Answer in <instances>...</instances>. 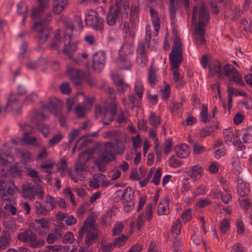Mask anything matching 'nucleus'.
<instances>
[{"label":"nucleus","instance_id":"obj_1","mask_svg":"<svg viewBox=\"0 0 252 252\" xmlns=\"http://www.w3.org/2000/svg\"><path fill=\"white\" fill-rule=\"evenodd\" d=\"M208 65V76L217 77L219 79L227 77L230 81H233L240 86L245 85L241 74L231 64H224L220 61H217Z\"/></svg>","mask_w":252,"mask_h":252},{"label":"nucleus","instance_id":"obj_2","mask_svg":"<svg viewBox=\"0 0 252 252\" xmlns=\"http://www.w3.org/2000/svg\"><path fill=\"white\" fill-rule=\"evenodd\" d=\"M171 64V69L173 72L174 81L176 82L177 88H181L185 85L184 82L181 79V74L178 68L183 59L182 48L179 37L176 35L174 39V46L169 56Z\"/></svg>","mask_w":252,"mask_h":252},{"label":"nucleus","instance_id":"obj_3","mask_svg":"<svg viewBox=\"0 0 252 252\" xmlns=\"http://www.w3.org/2000/svg\"><path fill=\"white\" fill-rule=\"evenodd\" d=\"M79 236L82 237L86 235V246L81 247L79 250V252H86L88 248L97 238L98 230L95 226V221L92 217L88 218L82 229L79 231Z\"/></svg>","mask_w":252,"mask_h":252},{"label":"nucleus","instance_id":"obj_4","mask_svg":"<svg viewBox=\"0 0 252 252\" xmlns=\"http://www.w3.org/2000/svg\"><path fill=\"white\" fill-rule=\"evenodd\" d=\"M198 16L199 17L198 25L195 28L194 33L195 42L199 48L200 45L205 43V6L203 4L201 5H196L193 9L192 20L196 21Z\"/></svg>","mask_w":252,"mask_h":252},{"label":"nucleus","instance_id":"obj_5","mask_svg":"<svg viewBox=\"0 0 252 252\" xmlns=\"http://www.w3.org/2000/svg\"><path fill=\"white\" fill-rule=\"evenodd\" d=\"M51 20V14H49L45 19H43L33 24V29L37 32L36 38L38 42L43 43L48 38L51 30L48 26L49 21Z\"/></svg>","mask_w":252,"mask_h":252},{"label":"nucleus","instance_id":"obj_6","mask_svg":"<svg viewBox=\"0 0 252 252\" xmlns=\"http://www.w3.org/2000/svg\"><path fill=\"white\" fill-rule=\"evenodd\" d=\"M22 194L25 198L33 200L37 196L38 198L41 199L43 198L44 191L40 185L30 186L25 184L22 187Z\"/></svg>","mask_w":252,"mask_h":252},{"label":"nucleus","instance_id":"obj_7","mask_svg":"<svg viewBox=\"0 0 252 252\" xmlns=\"http://www.w3.org/2000/svg\"><path fill=\"white\" fill-rule=\"evenodd\" d=\"M85 23L88 26L96 31L103 29V21L94 10H90L86 14Z\"/></svg>","mask_w":252,"mask_h":252},{"label":"nucleus","instance_id":"obj_8","mask_svg":"<svg viewBox=\"0 0 252 252\" xmlns=\"http://www.w3.org/2000/svg\"><path fill=\"white\" fill-rule=\"evenodd\" d=\"M116 104L114 102L110 104L109 109H107L100 105L95 107V114L97 117L103 116L105 120H108L110 122L113 121L116 113Z\"/></svg>","mask_w":252,"mask_h":252},{"label":"nucleus","instance_id":"obj_9","mask_svg":"<svg viewBox=\"0 0 252 252\" xmlns=\"http://www.w3.org/2000/svg\"><path fill=\"white\" fill-rule=\"evenodd\" d=\"M217 113V108L215 106L212 110V114L208 116L206 107V136L213 134L215 131L219 128V125L215 120L211 121V119L215 117Z\"/></svg>","mask_w":252,"mask_h":252},{"label":"nucleus","instance_id":"obj_10","mask_svg":"<svg viewBox=\"0 0 252 252\" xmlns=\"http://www.w3.org/2000/svg\"><path fill=\"white\" fill-rule=\"evenodd\" d=\"M66 75L75 86H79L81 84L85 76L84 72L72 66L67 67Z\"/></svg>","mask_w":252,"mask_h":252},{"label":"nucleus","instance_id":"obj_11","mask_svg":"<svg viewBox=\"0 0 252 252\" xmlns=\"http://www.w3.org/2000/svg\"><path fill=\"white\" fill-rule=\"evenodd\" d=\"M106 54L103 51H98L93 56L92 67L94 70L100 71L104 68L106 63Z\"/></svg>","mask_w":252,"mask_h":252},{"label":"nucleus","instance_id":"obj_12","mask_svg":"<svg viewBox=\"0 0 252 252\" xmlns=\"http://www.w3.org/2000/svg\"><path fill=\"white\" fill-rule=\"evenodd\" d=\"M93 99L92 98L86 97L83 101L77 105L75 108V113L79 118L84 117L86 113L90 111L93 107Z\"/></svg>","mask_w":252,"mask_h":252},{"label":"nucleus","instance_id":"obj_13","mask_svg":"<svg viewBox=\"0 0 252 252\" xmlns=\"http://www.w3.org/2000/svg\"><path fill=\"white\" fill-rule=\"evenodd\" d=\"M114 144L109 142L105 144L104 151L100 155L99 159L102 162H108L114 159Z\"/></svg>","mask_w":252,"mask_h":252},{"label":"nucleus","instance_id":"obj_14","mask_svg":"<svg viewBox=\"0 0 252 252\" xmlns=\"http://www.w3.org/2000/svg\"><path fill=\"white\" fill-rule=\"evenodd\" d=\"M71 34L69 32L65 33L64 34V39H65V42H64L63 52L69 58L72 54L76 51L77 46L75 43H70Z\"/></svg>","mask_w":252,"mask_h":252},{"label":"nucleus","instance_id":"obj_15","mask_svg":"<svg viewBox=\"0 0 252 252\" xmlns=\"http://www.w3.org/2000/svg\"><path fill=\"white\" fill-rule=\"evenodd\" d=\"M44 111L56 113L61 108V102L56 98H51L46 104H42Z\"/></svg>","mask_w":252,"mask_h":252},{"label":"nucleus","instance_id":"obj_16","mask_svg":"<svg viewBox=\"0 0 252 252\" xmlns=\"http://www.w3.org/2000/svg\"><path fill=\"white\" fill-rule=\"evenodd\" d=\"M34 221L38 227L35 231H37L40 235H45L49 230L50 220L49 219L43 218L40 219H36Z\"/></svg>","mask_w":252,"mask_h":252},{"label":"nucleus","instance_id":"obj_17","mask_svg":"<svg viewBox=\"0 0 252 252\" xmlns=\"http://www.w3.org/2000/svg\"><path fill=\"white\" fill-rule=\"evenodd\" d=\"M111 77L117 87L118 92L120 94L124 93L128 90L129 86L124 81L123 77L117 74H113Z\"/></svg>","mask_w":252,"mask_h":252},{"label":"nucleus","instance_id":"obj_18","mask_svg":"<svg viewBox=\"0 0 252 252\" xmlns=\"http://www.w3.org/2000/svg\"><path fill=\"white\" fill-rule=\"evenodd\" d=\"M119 193L122 192L121 190L118 191ZM134 192L130 187L126 188L122 191L121 195L122 199L123 201L130 204L131 206H134L135 202L133 200Z\"/></svg>","mask_w":252,"mask_h":252},{"label":"nucleus","instance_id":"obj_19","mask_svg":"<svg viewBox=\"0 0 252 252\" xmlns=\"http://www.w3.org/2000/svg\"><path fill=\"white\" fill-rule=\"evenodd\" d=\"M176 155L180 158H187L189 155L190 149L186 144H179L175 147Z\"/></svg>","mask_w":252,"mask_h":252},{"label":"nucleus","instance_id":"obj_20","mask_svg":"<svg viewBox=\"0 0 252 252\" xmlns=\"http://www.w3.org/2000/svg\"><path fill=\"white\" fill-rule=\"evenodd\" d=\"M159 79L160 76L158 74V70L151 66L148 70L147 82L151 86H154L159 81Z\"/></svg>","mask_w":252,"mask_h":252},{"label":"nucleus","instance_id":"obj_21","mask_svg":"<svg viewBox=\"0 0 252 252\" xmlns=\"http://www.w3.org/2000/svg\"><path fill=\"white\" fill-rule=\"evenodd\" d=\"M237 191L241 196H246L250 192V185L249 184L244 182L242 179L238 178L237 181Z\"/></svg>","mask_w":252,"mask_h":252},{"label":"nucleus","instance_id":"obj_22","mask_svg":"<svg viewBox=\"0 0 252 252\" xmlns=\"http://www.w3.org/2000/svg\"><path fill=\"white\" fill-rule=\"evenodd\" d=\"M60 31H58L55 33V36L53 40L51 41L50 44V48L52 50H60L61 46L63 45L64 42H65V39L61 38L60 37Z\"/></svg>","mask_w":252,"mask_h":252},{"label":"nucleus","instance_id":"obj_23","mask_svg":"<svg viewBox=\"0 0 252 252\" xmlns=\"http://www.w3.org/2000/svg\"><path fill=\"white\" fill-rule=\"evenodd\" d=\"M68 0H53V12L56 14H60L67 6Z\"/></svg>","mask_w":252,"mask_h":252},{"label":"nucleus","instance_id":"obj_24","mask_svg":"<svg viewBox=\"0 0 252 252\" xmlns=\"http://www.w3.org/2000/svg\"><path fill=\"white\" fill-rule=\"evenodd\" d=\"M30 242V246L32 248H39L44 245L45 242L42 239L37 240L35 234L31 233L28 234V241Z\"/></svg>","mask_w":252,"mask_h":252},{"label":"nucleus","instance_id":"obj_25","mask_svg":"<svg viewBox=\"0 0 252 252\" xmlns=\"http://www.w3.org/2000/svg\"><path fill=\"white\" fill-rule=\"evenodd\" d=\"M118 64L121 69L129 70L130 69L132 64L128 57L120 55L117 61Z\"/></svg>","mask_w":252,"mask_h":252},{"label":"nucleus","instance_id":"obj_26","mask_svg":"<svg viewBox=\"0 0 252 252\" xmlns=\"http://www.w3.org/2000/svg\"><path fill=\"white\" fill-rule=\"evenodd\" d=\"M169 200L164 197L158 204L157 213L158 215H167L169 213Z\"/></svg>","mask_w":252,"mask_h":252},{"label":"nucleus","instance_id":"obj_27","mask_svg":"<svg viewBox=\"0 0 252 252\" xmlns=\"http://www.w3.org/2000/svg\"><path fill=\"white\" fill-rule=\"evenodd\" d=\"M134 49L132 42H125L122 44L119 50V55L128 57V55L133 53Z\"/></svg>","mask_w":252,"mask_h":252},{"label":"nucleus","instance_id":"obj_28","mask_svg":"<svg viewBox=\"0 0 252 252\" xmlns=\"http://www.w3.org/2000/svg\"><path fill=\"white\" fill-rule=\"evenodd\" d=\"M150 13L152 24L154 27L155 32L157 33L159 30L160 27L158 13L153 8H150Z\"/></svg>","mask_w":252,"mask_h":252},{"label":"nucleus","instance_id":"obj_29","mask_svg":"<svg viewBox=\"0 0 252 252\" xmlns=\"http://www.w3.org/2000/svg\"><path fill=\"white\" fill-rule=\"evenodd\" d=\"M223 133L224 141L226 144H229L230 143L234 142L237 138V136L232 129H224Z\"/></svg>","mask_w":252,"mask_h":252},{"label":"nucleus","instance_id":"obj_30","mask_svg":"<svg viewBox=\"0 0 252 252\" xmlns=\"http://www.w3.org/2000/svg\"><path fill=\"white\" fill-rule=\"evenodd\" d=\"M120 15V11L118 8L111 9L107 16V23L110 26L115 24Z\"/></svg>","mask_w":252,"mask_h":252},{"label":"nucleus","instance_id":"obj_31","mask_svg":"<svg viewBox=\"0 0 252 252\" xmlns=\"http://www.w3.org/2000/svg\"><path fill=\"white\" fill-rule=\"evenodd\" d=\"M141 98H139L137 96H136L135 94H131L129 95L128 100L129 104L131 106H128L131 108H133L135 107H138L139 105V101ZM122 102L124 105L126 106L129 104L126 102V98H124L122 99Z\"/></svg>","mask_w":252,"mask_h":252},{"label":"nucleus","instance_id":"obj_32","mask_svg":"<svg viewBox=\"0 0 252 252\" xmlns=\"http://www.w3.org/2000/svg\"><path fill=\"white\" fill-rule=\"evenodd\" d=\"M85 166L86 164L81 163L80 161H77L74 165L75 171L81 180L84 179L86 177L84 172Z\"/></svg>","mask_w":252,"mask_h":252},{"label":"nucleus","instance_id":"obj_33","mask_svg":"<svg viewBox=\"0 0 252 252\" xmlns=\"http://www.w3.org/2000/svg\"><path fill=\"white\" fill-rule=\"evenodd\" d=\"M17 10L19 14L23 15L22 23L24 25L28 10L27 4L23 1L19 2L17 5Z\"/></svg>","mask_w":252,"mask_h":252},{"label":"nucleus","instance_id":"obj_34","mask_svg":"<svg viewBox=\"0 0 252 252\" xmlns=\"http://www.w3.org/2000/svg\"><path fill=\"white\" fill-rule=\"evenodd\" d=\"M62 231L60 228H56L54 229V233L50 234L47 238V241L49 244H52L56 240L62 237Z\"/></svg>","mask_w":252,"mask_h":252},{"label":"nucleus","instance_id":"obj_35","mask_svg":"<svg viewBox=\"0 0 252 252\" xmlns=\"http://www.w3.org/2000/svg\"><path fill=\"white\" fill-rule=\"evenodd\" d=\"M203 173V168L199 165H195L192 167L191 173L189 174L191 177L194 180L200 178Z\"/></svg>","mask_w":252,"mask_h":252},{"label":"nucleus","instance_id":"obj_36","mask_svg":"<svg viewBox=\"0 0 252 252\" xmlns=\"http://www.w3.org/2000/svg\"><path fill=\"white\" fill-rule=\"evenodd\" d=\"M34 206L37 214L43 216H47L49 214L50 210L44 207L40 202L36 201L34 203Z\"/></svg>","mask_w":252,"mask_h":252},{"label":"nucleus","instance_id":"obj_37","mask_svg":"<svg viewBox=\"0 0 252 252\" xmlns=\"http://www.w3.org/2000/svg\"><path fill=\"white\" fill-rule=\"evenodd\" d=\"M230 229V222L228 219L222 220L220 224V232L221 235H225Z\"/></svg>","mask_w":252,"mask_h":252},{"label":"nucleus","instance_id":"obj_38","mask_svg":"<svg viewBox=\"0 0 252 252\" xmlns=\"http://www.w3.org/2000/svg\"><path fill=\"white\" fill-rule=\"evenodd\" d=\"M223 192L217 191V196H220L222 201L225 204H228L231 200V196L227 189L223 188Z\"/></svg>","mask_w":252,"mask_h":252},{"label":"nucleus","instance_id":"obj_39","mask_svg":"<svg viewBox=\"0 0 252 252\" xmlns=\"http://www.w3.org/2000/svg\"><path fill=\"white\" fill-rule=\"evenodd\" d=\"M93 179L96 181L99 184H101L102 187H107L109 185V183L106 180V176L104 174L101 173L94 174Z\"/></svg>","mask_w":252,"mask_h":252},{"label":"nucleus","instance_id":"obj_40","mask_svg":"<svg viewBox=\"0 0 252 252\" xmlns=\"http://www.w3.org/2000/svg\"><path fill=\"white\" fill-rule=\"evenodd\" d=\"M134 91L137 96L142 98L144 93V86L141 81H137L135 83Z\"/></svg>","mask_w":252,"mask_h":252},{"label":"nucleus","instance_id":"obj_41","mask_svg":"<svg viewBox=\"0 0 252 252\" xmlns=\"http://www.w3.org/2000/svg\"><path fill=\"white\" fill-rule=\"evenodd\" d=\"M121 132L118 130H112L104 133L103 137L109 139L118 140V137L121 136Z\"/></svg>","mask_w":252,"mask_h":252},{"label":"nucleus","instance_id":"obj_42","mask_svg":"<svg viewBox=\"0 0 252 252\" xmlns=\"http://www.w3.org/2000/svg\"><path fill=\"white\" fill-rule=\"evenodd\" d=\"M182 103L178 102L173 101L170 104L169 108L171 112L173 115H176L179 113L182 109Z\"/></svg>","mask_w":252,"mask_h":252},{"label":"nucleus","instance_id":"obj_43","mask_svg":"<svg viewBox=\"0 0 252 252\" xmlns=\"http://www.w3.org/2000/svg\"><path fill=\"white\" fill-rule=\"evenodd\" d=\"M182 227V221L180 219H177L172 224V232L176 236L179 235L180 233V229Z\"/></svg>","mask_w":252,"mask_h":252},{"label":"nucleus","instance_id":"obj_44","mask_svg":"<svg viewBox=\"0 0 252 252\" xmlns=\"http://www.w3.org/2000/svg\"><path fill=\"white\" fill-rule=\"evenodd\" d=\"M160 117L155 113H152L149 118V123L154 127L156 128L160 124Z\"/></svg>","mask_w":252,"mask_h":252},{"label":"nucleus","instance_id":"obj_45","mask_svg":"<svg viewBox=\"0 0 252 252\" xmlns=\"http://www.w3.org/2000/svg\"><path fill=\"white\" fill-rule=\"evenodd\" d=\"M92 155V153L88 151L82 152L79 156V159L78 161H80L81 163H85L86 161L91 159Z\"/></svg>","mask_w":252,"mask_h":252},{"label":"nucleus","instance_id":"obj_46","mask_svg":"<svg viewBox=\"0 0 252 252\" xmlns=\"http://www.w3.org/2000/svg\"><path fill=\"white\" fill-rule=\"evenodd\" d=\"M150 47V44L146 43L143 41H140L139 43L138 48L137 49V54H147L148 49Z\"/></svg>","mask_w":252,"mask_h":252},{"label":"nucleus","instance_id":"obj_47","mask_svg":"<svg viewBox=\"0 0 252 252\" xmlns=\"http://www.w3.org/2000/svg\"><path fill=\"white\" fill-rule=\"evenodd\" d=\"M22 139L26 144L30 145L34 144L36 141V138L34 136L30 137L28 132L23 133Z\"/></svg>","mask_w":252,"mask_h":252},{"label":"nucleus","instance_id":"obj_48","mask_svg":"<svg viewBox=\"0 0 252 252\" xmlns=\"http://www.w3.org/2000/svg\"><path fill=\"white\" fill-rule=\"evenodd\" d=\"M63 136L62 134L58 133L55 135L52 138H51L48 143L49 147H53L56 144L59 143L62 139Z\"/></svg>","mask_w":252,"mask_h":252},{"label":"nucleus","instance_id":"obj_49","mask_svg":"<svg viewBox=\"0 0 252 252\" xmlns=\"http://www.w3.org/2000/svg\"><path fill=\"white\" fill-rule=\"evenodd\" d=\"M28 175L34 179V182L37 184L40 183L42 180V177L40 176L35 169H31L28 170Z\"/></svg>","mask_w":252,"mask_h":252},{"label":"nucleus","instance_id":"obj_50","mask_svg":"<svg viewBox=\"0 0 252 252\" xmlns=\"http://www.w3.org/2000/svg\"><path fill=\"white\" fill-rule=\"evenodd\" d=\"M147 61V54H137L136 62L141 66H145Z\"/></svg>","mask_w":252,"mask_h":252},{"label":"nucleus","instance_id":"obj_51","mask_svg":"<svg viewBox=\"0 0 252 252\" xmlns=\"http://www.w3.org/2000/svg\"><path fill=\"white\" fill-rule=\"evenodd\" d=\"M162 174V170L160 168H158L154 173L153 179L151 182L155 185H158L159 183L160 178Z\"/></svg>","mask_w":252,"mask_h":252},{"label":"nucleus","instance_id":"obj_52","mask_svg":"<svg viewBox=\"0 0 252 252\" xmlns=\"http://www.w3.org/2000/svg\"><path fill=\"white\" fill-rule=\"evenodd\" d=\"M228 92H231L233 95L234 94L236 96H243L244 97L248 96L247 94L244 90L235 89L231 87H228Z\"/></svg>","mask_w":252,"mask_h":252},{"label":"nucleus","instance_id":"obj_53","mask_svg":"<svg viewBox=\"0 0 252 252\" xmlns=\"http://www.w3.org/2000/svg\"><path fill=\"white\" fill-rule=\"evenodd\" d=\"M45 203L47 204V206L50 208V210L54 209L56 206L57 201L55 198L51 195H47L45 200Z\"/></svg>","mask_w":252,"mask_h":252},{"label":"nucleus","instance_id":"obj_54","mask_svg":"<svg viewBox=\"0 0 252 252\" xmlns=\"http://www.w3.org/2000/svg\"><path fill=\"white\" fill-rule=\"evenodd\" d=\"M169 165L172 168H177L180 166L182 162L174 156H171L168 159Z\"/></svg>","mask_w":252,"mask_h":252},{"label":"nucleus","instance_id":"obj_55","mask_svg":"<svg viewBox=\"0 0 252 252\" xmlns=\"http://www.w3.org/2000/svg\"><path fill=\"white\" fill-rule=\"evenodd\" d=\"M131 140L134 149L135 151H137V149L141 147L142 143L140 135L138 134L136 136L132 137Z\"/></svg>","mask_w":252,"mask_h":252},{"label":"nucleus","instance_id":"obj_56","mask_svg":"<svg viewBox=\"0 0 252 252\" xmlns=\"http://www.w3.org/2000/svg\"><path fill=\"white\" fill-rule=\"evenodd\" d=\"M9 244V236H2L0 238V250L5 249Z\"/></svg>","mask_w":252,"mask_h":252},{"label":"nucleus","instance_id":"obj_57","mask_svg":"<svg viewBox=\"0 0 252 252\" xmlns=\"http://www.w3.org/2000/svg\"><path fill=\"white\" fill-rule=\"evenodd\" d=\"M145 218L150 221L153 217V209L152 204L151 203L148 204L146 205L145 209Z\"/></svg>","mask_w":252,"mask_h":252},{"label":"nucleus","instance_id":"obj_58","mask_svg":"<svg viewBox=\"0 0 252 252\" xmlns=\"http://www.w3.org/2000/svg\"><path fill=\"white\" fill-rule=\"evenodd\" d=\"M162 99L163 100H166L170 96L171 93L170 85L166 84L164 88L161 90Z\"/></svg>","mask_w":252,"mask_h":252},{"label":"nucleus","instance_id":"obj_59","mask_svg":"<svg viewBox=\"0 0 252 252\" xmlns=\"http://www.w3.org/2000/svg\"><path fill=\"white\" fill-rule=\"evenodd\" d=\"M181 217L183 221L185 222H187V221L190 220L192 217L191 209H188L184 211L182 213Z\"/></svg>","mask_w":252,"mask_h":252},{"label":"nucleus","instance_id":"obj_60","mask_svg":"<svg viewBox=\"0 0 252 252\" xmlns=\"http://www.w3.org/2000/svg\"><path fill=\"white\" fill-rule=\"evenodd\" d=\"M60 89L62 93L66 94H69L71 93V89L68 83L64 82L60 86Z\"/></svg>","mask_w":252,"mask_h":252},{"label":"nucleus","instance_id":"obj_61","mask_svg":"<svg viewBox=\"0 0 252 252\" xmlns=\"http://www.w3.org/2000/svg\"><path fill=\"white\" fill-rule=\"evenodd\" d=\"M43 8L35 7L34 8L32 12V20H35L40 16L41 14L43 13Z\"/></svg>","mask_w":252,"mask_h":252},{"label":"nucleus","instance_id":"obj_62","mask_svg":"<svg viewBox=\"0 0 252 252\" xmlns=\"http://www.w3.org/2000/svg\"><path fill=\"white\" fill-rule=\"evenodd\" d=\"M126 239L127 237L125 235H123L112 243L114 247H120L124 245Z\"/></svg>","mask_w":252,"mask_h":252},{"label":"nucleus","instance_id":"obj_63","mask_svg":"<svg viewBox=\"0 0 252 252\" xmlns=\"http://www.w3.org/2000/svg\"><path fill=\"white\" fill-rule=\"evenodd\" d=\"M219 168L220 165L216 161L212 162L208 166V170L212 174L217 173L219 171Z\"/></svg>","mask_w":252,"mask_h":252},{"label":"nucleus","instance_id":"obj_64","mask_svg":"<svg viewBox=\"0 0 252 252\" xmlns=\"http://www.w3.org/2000/svg\"><path fill=\"white\" fill-rule=\"evenodd\" d=\"M182 245L177 240L175 239L173 241L171 249L173 252H181Z\"/></svg>","mask_w":252,"mask_h":252}]
</instances>
